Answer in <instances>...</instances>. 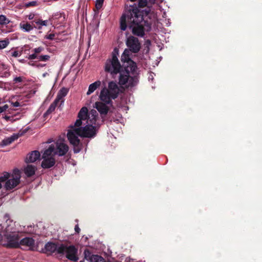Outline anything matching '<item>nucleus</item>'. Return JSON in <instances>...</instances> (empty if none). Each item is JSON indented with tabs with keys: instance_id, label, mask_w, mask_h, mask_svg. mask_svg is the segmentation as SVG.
<instances>
[{
	"instance_id": "nucleus-1",
	"label": "nucleus",
	"mask_w": 262,
	"mask_h": 262,
	"mask_svg": "<svg viewBox=\"0 0 262 262\" xmlns=\"http://www.w3.org/2000/svg\"><path fill=\"white\" fill-rule=\"evenodd\" d=\"M156 0H139L138 7L144 10H140L136 5L130 6L120 18V29L125 31L128 27L132 29L134 35L143 37L145 31L151 30L152 21L151 17V6Z\"/></svg>"
},
{
	"instance_id": "nucleus-2",
	"label": "nucleus",
	"mask_w": 262,
	"mask_h": 262,
	"mask_svg": "<svg viewBox=\"0 0 262 262\" xmlns=\"http://www.w3.org/2000/svg\"><path fill=\"white\" fill-rule=\"evenodd\" d=\"M136 71H127V69H122L118 74V84L120 87L124 86L126 88L135 86L139 82L138 76L136 75Z\"/></svg>"
},
{
	"instance_id": "nucleus-3",
	"label": "nucleus",
	"mask_w": 262,
	"mask_h": 262,
	"mask_svg": "<svg viewBox=\"0 0 262 262\" xmlns=\"http://www.w3.org/2000/svg\"><path fill=\"white\" fill-rule=\"evenodd\" d=\"M120 90L116 81H111L108 83V88L104 87L101 91L99 98L100 100L107 104H112V99L118 97Z\"/></svg>"
},
{
	"instance_id": "nucleus-4",
	"label": "nucleus",
	"mask_w": 262,
	"mask_h": 262,
	"mask_svg": "<svg viewBox=\"0 0 262 262\" xmlns=\"http://www.w3.org/2000/svg\"><path fill=\"white\" fill-rule=\"evenodd\" d=\"M116 49H114L112 57L106 60L104 66L105 72L110 73L113 78H115L116 75L123 69L118 59V53L117 51L116 52Z\"/></svg>"
},
{
	"instance_id": "nucleus-5",
	"label": "nucleus",
	"mask_w": 262,
	"mask_h": 262,
	"mask_svg": "<svg viewBox=\"0 0 262 262\" xmlns=\"http://www.w3.org/2000/svg\"><path fill=\"white\" fill-rule=\"evenodd\" d=\"M77 253L78 249L74 245L67 246L61 244L59 246L58 249V254L62 255L66 254V257L73 261H77L79 259Z\"/></svg>"
},
{
	"instance_id": "nucleus-6",
	"label": "nucleus",
	"mask_w": 262,
	"mask_h": 262,
	"mask_svg": "<svg viewBox=\"0 0 262 262\" xmlns=\"http://www.w3.org/2000/svg\"><path fill=\"white\" fill-rule=\"evenodd\" d=\"M99 126L87 124L83 127L75 128L77 134L81 137L93 138L97 135Z\"/></svg>"
},
{
	"instance_id": "nucleus-7",
	"label": "nucleus",
	"mask_w": 262,
	"mask_h": 262,
	"mask_svg": "<svg viewBox=\"0 0 262 262\" xmlns=\"http://www.w3.org/2000/svg\"><path fill=\"white\" fill-rule=\"evenodd\" d=\"M52 148H48L43 152L42 158L43 160L41 162V166L44 169H48L53 167L55 163L56 160L54 156L52 154Z\"/></svg>"
},
{
	"instance_id": "nucleus-8",
	"label": "nucleus",
	"mask_w": 262,
	"mask_h": 262,
	"mask_svg": "<svg viewBox=\"0 0 262 262\" xmlns=\"http://www.w3.org/2000/svg\"><path fill=\"white\" fill-rule=\"evenodd\" d=\"M77 133L75 131V128L73 130H69L67 133L68 139L73 146L74 153L79 152L83 148L82 143L79 139Z\"/></svg>"
},
{
	"instance_id": "nucleus-9",
	"label": "nucleus",
	"mask_w": 262,
	"mask_h": 262,
	"mask_svg": "<svg viewBox=\"0 0 262 262\" xmlns=\"http://www.w3.org/2000/svg\"><path fill=\"white\" fill-rule=\"evenodd\" d=\"M121 60L122 62V67L123 69H127V71H136L137 66L136 63L134 62L130 57V52L128 49H125L122 53L121 57Z\"/></svg>"
},
{
	"instance_id": "nucleus-10",
	"label": "nucleus",
	"mask_w": 262,
	"mask_h": 262,
	"mask_svg": "<svg viewBox=\"0 0 262 262\" xmlns=\"http://www.w3.org/2000/svg\"><path fill=\"white\" fill-rule=\"evenodd\" d=\"M10 177L5 181V187L6 190H11L14 188L20 183V172L18 169H15L13 170L11 179H8Z\"/></svg>"
},
{
	"instance_id": "nucleus-11",
	"label": "nucleus",
	"mask_w": 262,
	"mask_h": 262,
	"mask_svg": "<svg viewBox=\"0 0 262 262\" xmlns=\"http://www.w3.org/2000/svg\"><path fill=\"white\" fill-rule=\"evenodd\" d=\"M48 148H52L53 152H52V154L54 156H64L69 150V146L68 145L61 141H57L55 145L51 144L49 145Z\"/></svg>"
},
{
	"instance_id": "nucleus-12",
	"label": "nucleus",
	"mask_w": 262,
	"mask_h": 262,
	"mask_svg": "<svg viewBox=\"0 0 262 262\" xmlns=\"http://www.w3.org/2000/svg\"><path fill=\"white\" fill-rule=\"evenodd\" d=\"M126 45L128 50L133 53H138L141 48V44L139 39L134 36H129L126 39Z\"/></svg>"
},
{
	"instance_id": "nucleus-13",
	"label": "nucleus",
	"mask_w": 262,
	"mask_h": 262,
	"mask_svg": "<svg viewBox=\"0 0 262 262\" xmlns=\"http://www.w3.org/2000/svg\"><path fill=\"white\" fill-rule=\"evenodd\" d=\"M7 241V247L8 248H17L19 246V237L17 233L12 232L10 234H5Z\"/></svg>"
},
{
	"instance_id": "nucleus-14",
	"label": "nucleus",
	"mask_w": 262,
	"mask_h": 262,
	"mask_svg": "<svg viewBox=\"0 0 262 262\" xmlns=\"http://www.w3.org/2000/svg\"><path fill=\"white\" fill-rule=\"evenodd\" d=\"M98 113L96 110H92L89 112V117L86 119L88 124H92L94 126H99L98 123H96L98 119Z\"/></svg>"
},
{
	"instance_id": "nucleus-15",
	"label": "nucleus",
	"mask_w": 262,
	"mask_h": 262,
	"mask_svg": "<svg viewBox=\"0 0 262 262\" xmlns=\"http://www.w3.org/2000/svg\"><path fill=\"white\" fill-rule=\"evenodd\" d=\"M40 152L38 150H34L27 155L26 159V163H33L39 159Z\"/></svg>"
},
{
	"instance_id": "nucleus-16",
	"label": "nucleus",
	"mask_w": 262,
	"mask_h": 262,
	"mask_svg": "<svg viewBox=\"0 0 262 262\" xmlns=\"http://www.w3.org/2000/svg\"><path fill=\"white\" fill-rule=\"evenodd\" d=\"M106 103H104L102 102H97L95 103V107L101 115H106L108 112L109 108L106 105Z\"/></svg>"
},
{
	"instance_id": "nucleus-17",
	"label": "nucleus",
	"mask_w": 262,
	"mask_h": 262,
	"mask_svg": "<svg viewBox=\"0 0 262 262\" xmlns=\"http://www.w3.org/2000/svg\"><path fill=\"white\" fill-rule=\"evenodd\" d=\"M59 246H58L56 244L51 243L48 242L47 243L45 246V250H46V253L48 254H51L52 253L57 251L58 253V249Z\"/></svg>"
},
{
	"instance_id": "nucleus-18",
	"label": "nucleus",
	"mask_w": 262,
	"mask_h": 262,
	"mask_svg": "<svg viewBox=\"0 0 262 262\" xmlns=\"http://www.w3.org/2000/svg\"><path fill=\"white\" fill-rule=\"evenodd\" d=\"M19 136L17 134H13L11 137L6 138L3 140L0 143L2 146H5L11 144L15 140L18 138Z\"/></svg>"
},
{
	"instance_id": "nucleus-19",
	"label": "nucleus",
	"mask_w": 262,
	"mask_h": 262,
	"mask_svg": "<svg viewBox=\"0 0 262 262\" xmlns=\"http://www.w3.org/2000/svg\"><path fill=\"white\" fill-rule=\"evenodd\" d=\"M36 168L32 165H28L24 169V172L27 177H31L35 174Z\"/></svg>"
},
{
	"instance_id": "nucleus-20",
	"label": "nucleus",
	"mask_w": 262,
	"mask_h": 262,
	"mask_svg": "<svg viewBox=\"0 0 262 262\" xmlns=\"http://www.w3.org/2000/svg\"><path fill=\"white\" fill-rule=\"evenodd\" d=\"M50 58V56L48 55H35V54H31L29 56L28 59L30 60L37 59L38 61H47Z\"/></svg>"
},
{
	"instance_id": "nucleus-21",
	"label": "nucleus",
	"mask_w": 262,
	"mask_h": 262,
	"mask_svg": "<svg viewBox=\"0 0 262 262\" xmlns=\"http://www.w3.org/2000/svg\"><path fill=\"white\" fill-rule=\"evenodd\" d=\"M101 81L99 80H97L94 83L91 84L89 86L88 91L86 93L88 95H90L92 93H93L97 88H98L101 85Z\"/></svg>"
},
{
	"instance_id": "nucleus-22",
	"label": "nucleus",
	"mask_w": 262,
	"mask_h": 262,
	"mask_svg": "<svg viewBox=\"0 0 262 262\" xmlns=\"http://www.w3.org/2000/svg\"><path fill=\"white\" fill-rule=\"evenodd\" d=\"M89 113L88 110L86 107H82L78 114V118L83 119V120H86L89 117Z\"/></svg>"
},
{
	"instance_id": "nucleus-23",
	"label": "nucleus",
	"mask_w": 262,
	"mask_h": 262,
	"mask_svg": "<svg viewBox=\"0 0 262 262\" xmlns=\"http://www.w3.org/2000/svg\"><path fill=\"white\" fill-rule=\"evenodd\" d=\"M68 92V90L67 88H61L59 91L55 100L59 102L63 97H65L67 95Z\"/></svg>"
},
{
	"instance_id": "nucleus-24",
	"label": "nucleus",
	"mask_w": 262,
	"mask_h": 262,
	"mask_svg": "<svg viewBox=\"0 0 262 262\" xmlns=\"http://www.w3.org/2000/svg\"><path fill=\"white\" fill-rule=\"evenodd\" d=\"M20 28L25 32H30L33 29V27L29 23H20Z\"/></svg>"
},
{
	"instance_id": "nucleus-25",
	"label": "nucleus",
	"mask_w": 262,
	"mask_h": 262,
	"mask_svg": "<svg viewBox=\"0 0 262 262\" xmlns=\"http://www.w3.org/2000/svg\"><path fill=\"white\" fill-rule=\"evenodd\" d=\"M34 243V240L32 238L25 237L20 241V244L23 245H26L28 246H31L33 245Z\"/></svg>"
},
{
	"instance_id": "nucleus-26",
	"label": "nucleus",
	"mask_w": 262,
	"mask_h": 262,
	"mask_svg": "<svg viewBox=\"0 0 262 262\" xmlns=\"http://www.w3.org/2000/svg\"><path fill=\"white\" fill-rule=\"evenodd\" d=\"M58 102V101L55 100L54 101L50 104L49 107L48 108L46 112L45 113L44 115H48L52 113L53 112H54L55 110V108L57 106Z\"/></svg>"
},
{
	"instance_id": "nucleus-27",
	"label": "nucleus",
	"mask_w": 262,
	"mask_h": 262,
	"mask_svg": "<svg viewBox=\"0 0 262 262\" xmlns=\"http://www.w3.org/2000/svg\"><path fill=\"white\" fill-rule=\"evenodd\" d=\"M10 20L4 15H0V25H6L9 24Z\"/></svg>"
},
{
	"instance_id": "nucleus-28",
	"label": "nucleus",
	"mask_w": 262,
	"mask_h": 262,
	"mask_svg": "<svg viewBox=\"0 0 262 262\" xmlns=\"http://www.w3.org/2000/svg\"><path fill=\"white\" fill-rule=\"evenodd\" d=\"M9 173L8 172H5L3 176L0 177V189L2 188V182H5V181L8 178Z\"/></svg>"
},
{
	"instance_id": "nucleus-29",
	"label": "nucleus",
	"mask_w": 262,
	"mask_h": 262,
	"mask_svg": "<svg viewBox=\"0 0 262 262\" xmlns=\"http://www.w3.org/2000/svg\"><path fill=\"white\" fill-rule=\"evenodd\" d=\"M38 3L36 1H32L25 4L24 6L26 8H29L30 7H36L38 6Z\"/></svg>"
},
{
	"instance_id": "nucleus-30",
	"label": "nucleus",
	"mask_w": 262,
	"mask_h": 262,
	"mask_svg": "<svg viewBox=\"0 0 262 262\" xmlns=\"http://www.w3.org/2000/svg\"><path fill=\"white\" fill-rule=\"evenodd\" d=\"M84 259L90 262L92 257L91 253L88 250H85L84 252Z\"/></svg>"
},
{
	"instance_id": "nucleus-31",
	"label": "nucleus",
	"mask_w": 262,
	"mask_h": 262,
	"mask_svg": "<svg viewBox=\"0 0 262 262\" xmlns=\"http://www.w3.org/2000/svg\"><path fill=\"white\" fill-rule=\"evenodd\" d=\"M103 2L104 0H96L95 7L97 10H100L102 8Z\"/></svg>"
},
{
	"instance_id": "nucleus-32",
	"label": "nucleus",
	"mask_w": 262,
	"mask_h": 262,
	"mask_svg": "<svg viewBox=\"0 0 262 262\" xmlns=\"http://www.w3.org/2000/svg\"><path fill=\"white\" fill-rule=\"evenodd\" d=\"M9 43L8 40H0V49H3L7 47Z\"/></svg>"
},
{
	"instance_id": "nucleus-33",
	"label": "nucleus",
	"mask_w": 262,
	"mask_h": 262,
	"mask_svg": "<svg viewBox=\"0 0 262 262\" xmlns=\"http://www.w3.org/2000/svg\"><path fill=\"white\" fill-rule=\"evenodd\" d=\"M34 22L38 25L46 26H47L48 20H42L41 19H39L37 21H34Z\"/></svg>"
},
{
	"instance_id": "nucleus-34",
	"label": "nucleus",
	"mask_w": 262,
	"mask_h": 262,
	"mask_svg": "<svg viewBox=\"0 0 262 262\" xmlns=\"http://www.w3.org/2000/svg\"><path fill=\"white\" fill-rule=\"evenodd\" d=\"M43 50V48L42 47H39L38 48H35L33 50L34 53L33 54H35V55H38V54L40 53Z\"/></svg>"
},
{
	"instance_id": "nucleus-35",
	"label": "nucleus",
	"mask_w": 262,
	"mask_h": 262,
	"mask_svg": "<svg viewBox=\"0 0 262 262\" xmlns=\"http://www.w3.org/2000/svg\"><path fill=\"white\" fill-rule=\"evenodd\" d=\"M82 120H83V119L80 118L77 119L75 123V126L77 127V128L81 127L80 126L82 124Z\"/></svg>"
},
{
	"instance_id": "nucleus-36",
	"label": "nucleus",
	"mask_w": 262,
	"mask_h": 262,
	"mask_svg": "<svg viewBox=\"0 0 262 262\" xmlns=\"http://www.w3.org/2000/svg\"><path fill=\"white\" fill-rule=\"evenodd\" d=\"M8 108L9 105L8 104H5L3 106H0V114L5 112Z\"/></svg>"
},
{
	"instance_id": "nucleus-37",
	"label": "nucleus",
	"mask_w": 262,
	"mask_h": 262,
	"mask_svg": "<svg viewBox=\"0 0 262 262\" xmlns=\"http://www.w3.org/2000/svg\"><path fill=\"white\" fill-rule=\"evenodd\" d=\"M54 37H55V34L53 33H51L48 35H46L45 38L46 39L52 40L54 39Z\"/></svg>"
},
{
	"instance_id": "nucleus-38",
	"label": "nucleus",
	"mask_w": 262,
	"mask_h": 262,
	"mask_svg": "<svg viewBox=\"0 0 262 262\" xmlns=\"http://www.w3.org/2000/svg\"><path fill=\"white\" fill-rule=\"evenodd\" d=\"M14 83L21 82L23 81L21 77H16L13 80Z\"/></svg>"
},
{
	"instance_id": "nucleus-39",
	"label": "nucleus",
	"mask_w": 262,
	"mask_h": 262,
	"mask_svg": "<svg viewBox=\"0 0 262 262\" xmlns=\"http://www.w3.org/2000/svg\"><path fill=\"white\" fill-rule=\"evenodd\" d=\"M20 55V53L17 51H15L12 53V56L14 57H18Z\"/></svg>"
},
{
	"instance_id": "nucleus-40",
	"label": "nucleus",
	"mask_w": 262,
	"mask_h": 262,
	"mask_svg": "<svg viewBox=\"0 0 262 262\" xmlns=\"http://www.w3.org/2000/svg\"><path fill=\"white\" fill-rule=\"evenodd\" d=\"M10 75V73L9 72L6 71L3 73L2 75V77H8Z\"/></svg>"
},
{
	"instance_id": "nucleus-41",
	"label": "nucleus",
	"mask_w": 262,
	"mask_h": 262,
	"mask_svg": "<svg viewBox=\"0 0 262 262\" xmlns=\"http://www.w3.org/2000/svg\"><path fill=\"white\" fill-rule=\"evenodd\" d=\"M12 104L14 107H18L20 106V103L18 101L12 102Z\"/></svg>"
},
{
	"instance_id": "nucleus-42",
	"label": "nucleus",
	"mask_w": 262,
	"mask_h": 262,
	"mask_svg": "<svg viewBox=\"0 0 262 262\" xmlns=\"http://www.w3.org/2000/svg\"><path fill=\"white\" fill-rule=\"evenodd\" d=\"M75 232H76V233H79V232H80V228H79V227H78V225H76V226H75Z\"/></svg>"
},
{
	"instance_id": "nucleus-43",
	"label": "nucleus",
	"mask_w": 262,
	"mask_h": 262,
	"mask_svg": "<svg viewBox=\"0 0 262 262\" xmlns=\"http://www.w3.org/2000/svg\"><path fill=\"white\" fill-rule=\"evenodd\" d=\"M4 118L6 120H7V121H9V120H10V118H11V117H10V116H6H6H5L4 117Z\"/></svg>"
},
{
	"instance_id": "nucleus-44",
	"label": "nucleus",
	"mask_w": 262,
	"mask_h": 262,
	"mask_svg": "<svg viewBox=\"0 0 262 262\" xmlns=\"http://www.w3.org/2000/svg\"><path fill=\"white\" fill-rule=\"evenodd\" d=\"M34 17V15L33 14H30L29 16H28V18L30 20H31Z\"/></svg>"
},
{
	"instance_id": "nucleus-45",
	"label": "nucleus",
	"mask_w": 262,
	"mask_h": 262,
	"mask_svg": "<svg viewBox=\"0 0 262 262\" xmlns=\"http://www.w3.org/2000/svg\"><path fill=\"white\" fill-rule=\"evenodd\" d=\"M42 26L39 25V26L38 27V29H39V30L41 29V28H42Z\"/></svg>"
},
{
	"instance_id": "nucleus-46",
	"label": "nucleus",
	"mask_w": 262,
	"mask_h": 262,
	"mask_svg": "<svg viewBox=\"0 0 262 262\" xmlns=\"http://www.w3.org/2000/svg\"><path fill=\"white\" fill-rule=\"evenodd\" d=\"M130 1L131 2H135V1H136L137 0H130Z\"/></svg>"
},
{
	"instance_id": "nucleus-47",
	"label": "nucleus",
	"mask_w": 262,
	"mask_h": 262,
	"mask_svg": "<svg viewBox=\"0 0 262 262\" xmlns=\"http://www.w3.org/2000/svg\"><path fill=\"white\" fill-rule=\"evenodd\" d=\"M80 262H84V260L80 261Z\"/></svg>"
},
{
	"instance_id": "nucleus-48",
	"label": "nucleus",
	"mask_w": 262,
	"mask_h": 262,
	"mask_svg": "<svg viewBox=\"0 0 262 262\" xmlns=\"http://www.w3.org/2000/svg\"><path fill=\"white\" fill-rule=\"evenodd\" d=\"M6 229H7V231L9 230V229L8 228H7Z\"/></svg>"
},
{
	"instance_id": "nucleus-49",
	"label": "nucleus",
	"mask_w": 262,
	"mask_h": 262,
	"mask_svg": "<svg viewBox=\"0 0 262 262\" xmlns=\"http://www.w3.org/2000/svg\"><path fill=\"white\" fill-rule=\"evenodd\" d=\"M54 1H57L58 0H54Z\"/></svg>"
}]
</instances>
